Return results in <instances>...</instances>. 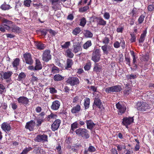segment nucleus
Instances as JSON below:
<instances>
[{
  "instance_id": "2",
  "label": "nucleus",
  "mask_w": 154,
  "mask_h": 154,
  "mask_svg": "<svg viewBox=\"0 0 154 154\" xmlns=\"http://www.w3.org/2000/svg\"><path fill=\"white\" fill-rule=\"evenodd\" d=\"M109 39L107 37H105L103 39L102 42L103 44H105V45L102 46L101 49L105 54H107L112 49L110 47L107 46L106 45L109 43Z\"/></svg>"
},
{
  "instance_id": "11",
  "label": "nucleus",
  "mask_w": 154,
  "mask_h": 154,
  "mask_svg": "<svg viewBox=\"0 0 154 154\" xmlns=\"http://www.w3.org/2000/svg\"><path fill=\"white\" fill-rule=\"evenodd\" d=\"M51 56L50 54V51L49 50H45L43 52L42 59L45 62H48L51 59Z\"/></svg>"
},
{
  "instance_id": "9",
  "label": "nucleus",
  "mask_w": 154,
  "mask_h": 154,
  "mask_svg": "<svg viewBox=\"0 0 154 154\" xmlns=\"http://www.w3.org/2000/svg\"><path fill=\"white\" fill-rule=\"evenodd\" d=\"M66 82L71 86H74L79 84V82L78 78L74 77H69L66 81Z\"/></svg>"
},
{
  "instance_id": "18",
  "label": "nucleus",
  "mask_w": 154,
  "mask_h": 154,
  "mask_svg": "<svg viewBox=\"0 0 154 154\" xmlns=\"http://www.w3.org/2000/svg\"><path fill=\"white\" fill-rule=\"evenodd\" d=\"M101 102L99 98L98 97L96 96L95 97L94 100V104L93 105V108L95 106L98 107L99 108H101Z\"/></svg>"
},
{
  "instance_id": "61",
  "label": "nucleus",
  "mask_w": 154,
  "mask_h": 154,
  "mask_svg": "<svg viewBox=\"0 0 154 154\" xmlns=\"http://www.w3.org/2000/svg\"><path fill=\"white\" fill-rule=\"evenodd\" d=\"M55 116V115L53 114H51L48 116L47 119L48 121H49L50 119L54 118Z\"/></svg>"
},
{
  "instance_id": "4",
  "label": "nucleus",
  "mask_w": 154,
  "mask_h": 154,
  "mask_svg": "<svg viewBox=\"0 0 154 154\" xmlns=\"http://www.w3.org/2000/svg\"><path fill=\"white\" fill-rule=\"evenodd\" d=\"M135 107L137 110L142 111H146V109L150 108L148 104L143 102H138L136 105Z\"/></svg>"
},
{
  "instance_id": "5",
  "label": "nucleus",
  "mask_w": 154,
  "mask_h": 154,
  "mask_svg": "<svg viewBox=\"0 0 154 154\" xmlns=\"http://www.w3.org/2000/svg\"><path fill=\"white\" fill-rule=\"evenodd\" d=\"M35 140L38 142L44 143L48 142V136L45 134H39L35 138Z\"/></svg>"
},
{
  "instance_id": "39",
  "label": "nucleus",
  "mask_w": 154,
  "mask_h": 154,
  "mask_svg": "<svg viewBox=\"0 0 154 154\" xmlns=\"http://www.w3.org/2000/svg\"><path fill=\"white\" fill-rule=\"evenodd\" d=\"M11 8L10 6L8 5L3 4L1 5L0 8L3 10H8Z\"/></svg>"
},
{
  "instance_id": "45",
  "label": "nucleus",
  "mask_w": 154,
  "mask_h": 154,
  "mask_svg": "<svg viewBox=\"0 0 154 154\" xmlns=\"http://www.w3.org/2000/svg\"><path fill=\"white\" fill-rule=\"evenodd\" d=\"M91 63L90 62H88L86 64L85 66L84 67V69L85 70H88L91 68Z\"/></svg>"
},
{
  "instance_id": "53",
  "label": "nucleus",
  "mask_w": 154,
  "mask_h": 154,
  "mask_svg": "<svg viewBox=\"0 0 154 154\" xmlns=\"http://www.w3.org/2000/svg\"><path fill=\"white\" fill-rule=\"evenodd\" d=\"M49 92L51 94H54L57 93V90L54 87H51L49 88Z\"/></svg>"
},
{
  "instance_id": "33",
  "label": "nucleus",
  "mask_w": 154,
  "mask_h": 154,
  "mask_svg": "<svg viewBox=\"0 0 154 154\" xmlns=\"http://www.w3.org/2000/svg\"><path fill=\"white\" fill-rule=\"evenodd\" d=\"M64 78V77L58 74L54 76V79L55 81H58L63 80Z\"/></svg>"
},
{
  "instance_id": "28",
  "label": "nucleus",
  "mask_w": 154,
  "mask_h": 154,
  "mask_svg": "<svg viewBox=\"0 0 154 154\" xmlns=\"http://www.w3.org/2000/svg\"><path fill=\"white\" fill-rule=\"evenodd\" d=\"M102 66L99 65L98 63H95L94 68V71L98 72L102 70Z\"/></svg>"
},
{
  "instance_id": "57",
  "label": "nucleus",
  "mask_w": 154,
  "mask_h": 154,
  "mask_svg": "<svg viewBox=\"0 0 154 154\" xmlns=\"http://www.w3.org/2000/svg\"><path fill=\"white\" fill-rule=\"evenodd\" d=\"M131 38L130 39V41L131 42H133L136 41V37L135 35L134 34H131Z\"/></svg>"
},
{
  "instance_id": "55",
  "label": "nucleus",
  "mask_w": 154,
  "mask_h": 154,
  "mask_svg": "<svg viewBox=\"0 0 154 154\" xmlns=\"http://www.w3.org/2000/svg\"><path fill=\"white\" fill-rule=\"evenodd\" d=\"M41 150V148L40 147H36L33 150V152L35 153L39 154V153H40Z\"/></svg>"
},
{
  "instance_id": "29",
  "label": "nucleus",
  "mask_w": 154,
  "mask_h": 154,
  "mask_svg": "<svg viewBox=\"0 0 154 154\" xmlns=\"http://www.w3.org/2000/svg\"><path fill=\"white\" fill-rule=\"evenodd\" d=\"M20 62V60L18 58H16L14 59L12 63L13 66L16 70L18 69L17 66L19 65Z\"/></svg>"
},
{
  "instance_id": "41",
  "label": "nucleus",
  "mask_w": 154,
  "mask_h": 154,
  "mask_svg": "<svg viewBox=\"0 0 154 154\" xmlns=\"http://www.w3.org/2000/svg\"><path fill=\"white\" fill-rule=\"evenodd\" d=\"M98 24L100 25L105 26L106 23V22L101 18H97Z\"/></svg>"
},
{
  "instance_id": "10",
  "label": "nucleus",
  "mask_w": 154,
  "mask_h": 154,
  "mask_svg": "<svg viewBox=\"0 0 154 154\" xmlns=\"http://www.w3.org/2000/svg\"><path fill=\"white\" fill-rule=\"evenodd\" d=\"M117 109H118V113L119 115H121L124 113L126 110V107L125 105L119 102L116 104Z\"/></svg>"
},
{
  "instance_id": "7",
  "label": "nucleus",
  "mask_w": 154,
  "mask_h": 154,
  "mask_svg": "<svg viewBox=\"0 0 154 154\" xmlns=\"http://www.w3.org/2000/svg\"><path fill=\"white\" fill-rule=\"evenodd\" d=\"M100 52V51L98 49H96L93 51L91 59L94 62L99 61L101 56Z\"/></svg>"
},
{
  "instance_id": "58",
  "label": "nucleus",
  "mask_w": 154,
  "mask_h": 154,
  "mask_svg": "<svg viewBox=\"0 0 154 154\" xmlns=\"http://www.w3.org/2000/svg\"><path fill=\"white\" fill-rule=\"evenodd\" d=\"M56 149H57V152L58 154H61V148L60 145H58V146L57 147Z\"/></svg>"
},
{
  "instance_id": "19",
  "label": "nucleus",
  "mask_w": 154,
  "mask_h": 154,
  "mask_svg": "<svg viewBox=\"0 0 154 154\" xmlns=\"http://www.w3.org/2000/svg\"><path fill=\"white\" fill-rule=\"evenodd\" d=\"M0 25V31L2 32H5L6 30H10V26L7 24L3 23Z\"/></svg>"
},
{
  "instance_id": "30",
  "label": "nucleus",
  "mask_w": 154,
  "mask_h": 154,
  "mask_svg": "<svg viewBox=\"0 0 154 154\" xmlns=\"http://www.w3.org/2000/svg\"><path fill=\"white\" fill-rule=\"evenodd\" d=\"M117 147V149L118 151L119 152V153L120 152H121V151L123 149H125L126 148V146L125 144H117L116 146Z\"/></svg>"
},
{
  "instance_id": "36",
  "label": "nucleus",
  "mask_w": 154,
  "mask_h": 154,
  "mask_svg": "<svg viewBox=\"0 0 154 154\" xmlns=\"http://www.w3.org/2000/svg\"><path fill=\"white\" fill-rule=\"evenodd\" d=\"M26 74L23 72L20 73L18 76L17 80L19 81H22L26 77Z\"/></svg>"
},
{
  "instance_id": "26",
  "label": "nucleus",
  "mask_w": 154,
  "mask_h": 154,
  "mask_svg": "<svg viewBox=\"0 0 154 154\" xmlns=\"http://www.w3.org/2000/svg\"><path fill=\"white\" fill-rule=\"evenodd\" d=\"M147 33L146 30L143 31V33L141 35L140 38L139 39V42L140 43H143L145 40V37Z\"/></svg>"
},
{
  "instance_id": "1",
  "label": "nucleus",
  "mask_w": 154,
  "mask_h": 154,
  "mask_svg": "<svg viewBox=\"0 0 154 154\" xmlns=\"http://www.w3.org/2000/svg\"><path fill=\"white\" fill-rule=\"evenodd\" d=\"M2 22L3 23H5L8 25H11L10 26V30L14 33H17L20 32L21 30L20 28L14 24L12 21L9 20L5 18H3L2 20Z\"/></svg>"
},
{
  "instance_id": "17",
  "label": "nucleus",
  "mask_w": 154,
  "mask_h": 154,
  "mask_svg": "<svg viewBox=\"0 0 154 154\" xmlns=\"http://www.w3.org/2000/svg\"><path fill=\"white\" fill-rule=\"evenodd\" d=\"M18 103L20 104H28L29 101L28 99L26 97L24 96L20 97L17 98Z\"/></svg>"
},
{
  "instance_id": "42",
  "label": "nucleus",
  "mask_w": 154,
  "mask_h": 154,
  "mask_svg": "<svg viewBox=\"0 0 154 154\" xmlns=\"http://www.w3.org/2000/svg\"><path fill=\"white\" fill-rule=\"evenodd\" d=\"M86 23V21L84 17H82L80 20V23L79 25L82 26L84 27Z\"/></svg>"
},
{
  "instance_id": "51",
  "label": "nucleus",
  "mask_w": 154,
  "mask_h": 154,
  "mask_svg": "<svg viewBox=\"0 0 154 154\" xmlns=\"http://www.w3.org/2000/svg\"><path fill=\"white\" fill-rule=\"evenodd\" d=\"M59 71L58 68L56 66H53L52 68V72L53 73L58 72Z\"/></svg>"
},
{
  "instance_id": "47",
  "label": "nucleus",
  "mask_w": 154,
  "mask_h": 154,
  "mask_svg": "<svg viewBox=\"0 0 154 154\" xmlns=\"http://www.w3.org/2000/svg\"><path fill=\"white\" fill-rule=\"evenodd\" d=\"M78 123L76 122H74L71 124V130L74 131L75 129L78 128Z\"/></svg>"
},
{
  "instance_id": "64",
  "label": "nucleus",
  "mask_w": 154,
  "mask_h": 154,
  "mask_svg": "<svg viewBox=\"0 0 154 154\" xmlns=\"http://www.w3.org/2000/svg\"><path fill=\"white\" fill-rule=\"evenodd\" d=\"M124 30V28L122 27H119L117 28L116 30L118 32L122 33Z\"/></svg>"
},
{
  "instance_id": "49",
  "label": "nucleus",
  "mask_w": 154,
  "mask_h": 154,
  "mask_svg": "<svg viewBox=\"0 0 154 154\" xmlns=\"http://www.w3.org/2000/svg\"><path fill=\"white\" fill-rule=\"evenodd\" d=\"M32 149V148L29 147L25 148L20 154H27V153L30 150Z\"/></svg>"
},
{
  "instance_id": "6",
  "label": "nucleus",
  "mask_w": 154,
  "mask_h": 154,
  "mask_svg": "<svg viewBox=\"0 0 154 154\" xmlns=\"http://www.w3.org/2000/svg\"><path fill=\"white\" fill-rule=\"evenodd\" d=\"M134 120L133 117H125L122 119V124L128 128V125L132 124L134 122Z\"/></svg>"
},
{
  "instance_id": "40",
  "label": "nucleus",
  "mask_w": 154,
  "mask_h": 154,
  "mask_svg": "<svg viewBox=\"0 0 154 154\" xmlns=\"http://www.w3.org/2000/svg\"><path fill=\"white\" fill-rule=\"evenodd\" d=\"M70 42H66L63 44L62 43L61 44V46L63 49H66L68 48L70 45Z\"/></svg>"
},
{
  "instance_id": "46",
  "label": "nucleus",
  "mask_w": 154,
  "mask_h": 154,
  "mask_svg": "<svg viewBox=\"0 0 154 154\" xmlns=\"http://www.w3.org/2000/svg\"><path fill=\"white\" fill-rule=\"evenodd\" d=\"M89 8L88 6H84L83 7L79 9V11L81 12H85L89 9Z\"/></svg>"
},
{
  "instance_id": "62",
  "label": "nucleus",
  "mask_w": 154,
  "mask_h": 154,
  "mask_svg": "<svg viewBox=\"0 0 154 154\" xmlns=\"http://www.w3.org/2000/svg\"><path fill=\"white\" fill-rule=\"evenodd\" d=\"M131 89H128V90H125L124 92V94H125V95H128L130 94L131 93Z\"/></svg>"
},
{
  "instance_id": "52",
  "label": "nucleus",
  "mask_w": 154,
  "mask_h": 154,
  "mask_svg": "<svg viewBox=\"0 0 154 154\" xmlns=\"http://www.w3.org/2000/svg\"><path fill=\"white\" fill-rule=\"evenodd\" d=\"M145 16L142 15L140 16L138 19V21L139 24L141 23L144 20Z\"/></svg>"
},
{
  "instance_id": "63",
  "label": "nucleus",
  "mask_w": 154,
  "mask_h": 154,
  "mask_svg": "<svg viewBox=\"0 0 154 154\" xmlns=\"http://www.w3.org/2000/svg\"><path fill=\"white\" fill-rule=\"evenodd\" d=\"M114 46L116 48H118L120 47V44L118 41L116 42L114 44Z\"/></svg>"
},
{
  "instance_id": "16",
  "label": "nucleus",
  "mask_w": 154,
  "mask_h": 154,
  "mask_svg": "<svg viewBox=\"0 0 154 154\" xmlns=\"http://www.w3.org/2000/svg\"><path fill=\"white\" fill-rule=\"evenodd\" d=\"M60 105V101L57 100H55L52 103L51 108L54 110H57L59 109Z\"/></svg>"
},
{
  "instance_id": "37",
  "label": "nucleus",
  "mask_w": 154,
  "mask_h": 154,
  "mask_svg": "<svg viewBox=\"0 0 154 154\" xmlns=\"http://www.w3.org/2000/svg\"><path fill=\"white\" fill-rule=\"evenodd\" d=\"M84 35L87 38H91L93 36V34L89 30H86L85 32Z\"/></svg>"
},
{
  "instance_id": "34",
  "label": "nucleus",
  "mask_w": 154,
  "mask_h": 154,
  "mask_svg": "<svg viewBox=\"0 0 154 154\" xmlns=\"http://www.w3.org/2000/svg\"><path fill=\"white\" fill-rule=\"evenodd\" d=\"M44 117L39 116L36 119L37 125L38 126H40L42 123L44 122Z\"/></svg>"
},
{
  "instance_id": "50",
  "label": "nucleus",
  "mask_w": 154,
  "mask_h": 154,
  "mask_svg": "<svg viewBox=\"0 0 154 154\" xmlns=\"http://www.w3.org/2000/svg\"><path fill=\"white\" fill-rule=\"evenodd\" d=\"M31 2L30 0H26L24 2V5L26 7H29L30 5Z\"/></svg>"
},
{
  "instance_id": "12",
  "label": "nucleus",
  "mask_w": 154,
  "mask_h": 154,
  "mask_svg": "<svg viewBox=\"0 0 154 154\" xmlns=\"http://www.w3.org/2000/svg\"><path fill=\"white\" fill-rule=\"evenodd\" d=\"M23 57L27 64L31 65L33 63V61L30 54L26 53L24 54Z\"/></svg>"
},
{
  "instance_id": "21",
  "label": "nucleus",
  "mask_w": 154,
  "mask_h": 154,
  "mask_svg": "<svg viewBox=\"0 0 154 154\" xmlns=\"http://www.w3.org/2000/svg\"><path fill=\"white\" fill-rule=\"evenodd\" d=\"M82 50L81 45L79 43H77L73 45V51L75 53L81 51Z\"/></svg>"
},
{
  "instance_id": "20",
  "label": "nucleus",
  "mask_w": 154,
  "mask_h": 154,
  "mask_svg": "<svg viewBox=\"0 0 154 154\" xmlns=\"http://www.w3.org/2000/svg\"><path fill=\"white\" fill-rule=\"evenodd\" d=\"M1 128L3 131L6 133L10 131L11 129L10 124L6 122H4L2 124Z\"/></svg>"
},
{
  "instance_id": "54",
  "label": "nucleus",
  "mask_w": 154,
  "mask_h": 154,
  "mask_svg": "<svg viewBox=\"0 0 154 154\" xmlns=\"http://www.w3.org/2000/svg\"><path fill=\"white\" fill-rule=\"evenodd\" d=\"M125 63L126 64L130 66H131L130 65V58L129 57H126L125 56Z\"/></svg>"
},
{
  "instance_id": "44",
  "label": "nucleus",
  "mask_w": 154,
  "mask_h": 154,
  "mask_svg": "<svg viewBox=\"0 0 154 154\" xmlns=\"http://www.w3.org/2000/svg\"><path fill=\"white\" fill-rule=\"evenodd\" d=\"M80 32L81 29L79 27H77L73 30L72 33L74 35H77L79 34Z\"/></svg>"
},
{
  "instance_id": "3",
  "label": "nucleus",
  "mask_w": 154,
  "mask_h": 154,
  "mask_svg": "<svg viewBox=\"0 0 154 154\" xmlns=\"http://www.w3.org/2000/svg\"><path fill=\"white\" fill-rule=\"evenodd\" d=\"M75 132L77 135L86 139L89 138L90 137L88 130L85 128H79L76 129Z\"/></svg>"
},
{
  "instance_id": "48",
  "label": "nucleus",
  "mask_w": 154,
  "mask_h": 154,
  "mask_svg": "<svg viewBox=\"0 0 154 154\" xmlns=\"http://www.w3.org/2000/svg\"><path fill=\"white\" fill-rule=\"evenodd\" d=\"M88 88L89 90L92 91L94 92V93H93L94 95L95 94V92H96L97 90V88L96 87L94 86H92L90 87H88Z\"/></svg>"
},
{
  "instance_id": "31",
  "label": "nucleus",
  "mask_w": 154,
  "mask_h": 154,
  "mask_svg": "<svg viewBox=\"0 0 154 154\" xmlns=\"http://www.w3.org/2000/svg\"><path fill=\"white\" fill-rule=\"evenodd\" d=\"M12 74L13 72L10 71H8L7 72H5L3 74V78L5 79H9L11 77Z\"/></svg>"
},
{
  "instance_id": "35",
  "label": "nucleus",
  "mask_w": 154,
  "mask_h": 154,
  "mask_svg": "<svg viewBox=\"0 0 154 154\" xmlns=\"http://www.w3.org/2000/svg\"><path fill=\"white\" fill-rule=\"evenodd\" d=\"M73 64L72 60V59H68L66 61V69H68L71 67Z\"/></svg>"
},
{
  "instance_id": "59",
  "label": "nucleus",
  "mask_w": 154,
  "mask_h": 154,
  "mask_svg": "<svg viewBox=\"0 0 154 154\" xmlns=\"http://www.w3.org/2000/svg\"><path fill=\"white\" fill-rule=\"evenodd\" d=\"M105 19L106 20H108L110 18V14L108 12H105L103 15Z\"/></svg>"
},
{
  "instance_id": "24",
  "label": "nucleus",
  "mask_w": 154,
  "mask_h": 154,
  "mask_svg": "<svg viewBox=\"0 0 154 154\" xmlns=\"http://www.w3.org/2000/svg\"><path fill=\"white\" fill-rule=\"evenodd\" d=\"M86 122L87 124V128L88 129H92L95 126V124L91 120L86 121Z\"/></svg>"
},
{
  "instance_id": "25",
  "label": "nucleus",
  "mask_w": 154,
  "mask_h": 154,
  "mask_svg": "<svg viewBox=\"0 0 154 154\" xmlns=\"http://www.w3.org/2000/svg\"><path fill=\"white\" fill-rule=\"evenodd\" d=\"M64 54L67 57L70 58H72L74 56L71 50L69 49L65 51Z\"/></svg>"
},
{
  "instance_id": "32",
  "label": "nucleus",
  "mask_w": 154,
  "mask_h": 154,
  "mask_svg": "<svg viewBox=\"0 0 154 154\" xmlns=\"http://www.w3.org/2000/svg\"><path fill=\"white\" fill-rule=\"evenodd\" d=\"M90 99L89 98L86 97L84 100V105L85 109H88L89 106Z\"/></svg>"
},
{
  "instance_id": "13",
  "label": "nucleus",
  "mask_w": 154,
  "mask_h": 154,
  "mask_svg": "<svg viewBox=\"0 0 154 154\" xmlns=\"http://www.w3.org/2000/svg\"><path fill=\"white\" fill-rule=\"evenodd\" d=\"M35 125V122L34 121L31 120L27 122L26 125V128L30 131H33Z\"/></svg>"
},
{
  "instance_id": "56",
  "label": "nucleus",
  "mask_w": 154,
  "mask_h": 154,
  "mask_svg": "<svg viewBox=\"0 0 154 154\" xmlns=\"http://www.w3.org/2000/svg\"><path fill=\"white\" fill-rule=\"evenodd\" d=\"M95 148L92 146H90L88 148V150L90 152H94L95 151Z\"/></svg>"
},
{
  "instance_id": "8",
  "label": "nucleus",
  "mask_w": 154,
  "mask_h": 154,
  "mask_svg": "<svg viewBox=\"0 0 154 154\" xmlns=\"http://www.w3.org/2000/svg\"><path fill=\"white\" fill-rule=\"evenodd\" d=\"M122 88L121 86L119 85H117L106 88L105 91L107 93H109L112 92H120Z\"/></svg>"
},
{
  "instance_id": "22",
  "label": "nucleus",
  "mask_w": 154,
  "mask_h": 154,
  "mask_svg": "<svg viewBox=\"0 0 154 154\" xmlns=\"http://www.w3.org/2000/svg\"><path fill=\"white\" fill-rule=\"evenodd\" d=\"M35 70H39L42 69V66L40 60L38 59L35 60Z\"/></svg>"
},
{
  "instance_id": "23",
  "label": "nucleus",
  "mask_w": 154,
  "mask_h": 154,
  "mask_svg": "<svg viewBox=\"0 0 154 154\" xmlns=\"http://www.w3.org/2000/svg\"><path fill=\"white\" fill-rule=\"evenodd\" d=\"M35 45L37 48L40 50H43L45 47V45L40 42H35Z\"/></svg>"
},
{
  "instance_id": "14",
  "label": "nucleus",
  "mask_w": 154,
  "mask_h": 154,
  "mask_svg": "<svg viewBox=\"0 0 154 154\" xmlns=\"http://www.w3.org/2000/svg\"><path fill=\"white\" fill-rule=\"evenodd\" d=\"M52 5V8L54 10H56L59 8V5L61 2L59 0H49Z\"/></svg>"
},
{
  "instance_id": "27",
  "label": "nucleus",
  "mask_w": 154,
  "mask_h": 154,
  "mask_svg": "<svg viewBox=\"0 0 154 154\" xmlns=\"http://www.w3.org/2000/svg\"><path fill=\"white\" fill-rule=\"evenodd\" d=\"M81 109V107L80 105H77L76 106L74 107L71 109V112L73 113H76L80 111Z\"/></svg>"
},
{
  "instance_id": "60",
  "label": "nucleus",
  "mask_w": 154,
  "mask_h": 154,
  "mask_svg": "<svg viewBox=\"0 0 154 154\" xmlns=\"http://www.w3.org/2000/svg\"><path fill=\"white\" fill-rule=\"evenodd\" d=\"M147 8L148 10L149 11H152L154 9V5L152 4L148 5Z\"/></svg>"
},
{
  "instance_id": "15",
  "label": "nucleus",
  "mask_w": 154,
  "mask_h": 154,
  "mask_svg": "<svg viewBox=\"0 0 154 154\" xmlns=\"http://www.w3.org/2000/svg\"><path fill=\"white\" fill-rule=\"evenodd\" d=\"M60 120L59 119H57L55 120L51 125L52 130L53 131L57 130L60 126Z\"/></svg>"
},
{
  "instance_id": "43",
  "label": "nucleus",
  "mask_w": 154,
  "mask_h": 154,
  "mask_svg": "<svg viewBox=\"0 0 154 154\" xmlns=\"http://www.w3.org/2000/svg\"><path fill=\"white\" fill-rule=\"evenodd\" d=\"M133 151L129 149H125L123 152H120L119 154H132Z\"/></svg>"
},
{
  "instance_id": "38",
  "label": "nucleus",
  "mask_w": 154,
  "mask_h": 154,
  "mask_svg": "<svg viewBox=\"0 0 154 154\" xmlns=\"http://www.w3.org/2000/svg\"><path fill=\"white\" fill-rule=\"evenodd\" d=\"M92 45L91 41L88 40L83 45V48L84 49H86L89 47H90Z\"/></svg>"
}]
</instances>
